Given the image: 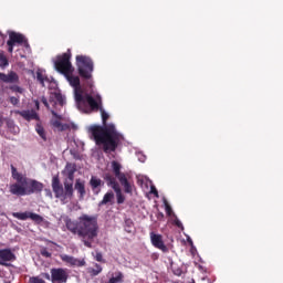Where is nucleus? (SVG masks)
<instances>
[{
	"label": "nucleus",
	"instance_id": "22",
	"mask_svg": "<svg viewBox=\"0 0 283 283\" xmlns=\"http://www.w3.org/2000/svg\"><path fill=\"white\" fill-rule=\"evenodd\" d=\"M114 202V192L108 191L104 195L103 199L99 201L98 207H104V205H112Z\"/></svg>",
	"mask_w": 283,
	"mask_h": 283
},
{
	"label": "nucleus",
	"instance_id": "38",
	"mask_svg": "<svg viewBox=\"0 0 283 283\" xmlns=\"http://www.w3.org/2000/svg\"><path fill=\"white\" fill-rule=\"evenodd\" d=\"M175 224H176V227H178V229H182V222L180 220L177 219L175 221Z\"/></svg>",
	"mask_w": 283,
	"mask_h": 283
},
{
	"label": "nucleus",
	"instance_id": "46",
	"mask_svg": "<svg viewBox=\"0 0 283 283\" xmlns=\"http://www.w3.org/2000/svg\"><path fill=\"white\" fill-rule=\"evenodd\" d=\"M20 56H21V59H25V55H23V54H22V55H20Z\"/></svg>",
	"mask_w": 283,
	"mask_h": 283
},
{
	"label": "nucleus",
	"instance_id": "27",
	"mask_svg": "<svg viewBox=\"0 0 283 283\" xmlns=\"http://www.w3.org/2000/svg\"><path fill=\"white\" fill-rule=\"evenodd\" d=\"M116 198H117V205H123L125 202V195H123V190L119 188H116L115 190Z\"/></svg>",
	"mask_w": 283,
	"mask_h": 283
},
{
	"label": "nucleus",
	"instance_id": "19",
	"mask_svg": "<svg viewBox=\"0 0 283 283\" xmlns=\"http://www.w3.org/2000/svg\"><path fill=\"white\" fill-rule=\"evenodd\" d=\"M104 180H106L107 186L112 187L113 190L118 189L120 186L118 185V181H116V177H114L112 174H105Z\"/></svg>",
	"mask_w": 283,
	"mask_h": 283
},
{
	"label": "nucleus",
	"instance_id": "42",
	"mask_svg": "<svg viewBox=\"0 0 283 283\" xmlns=\"http://www.w3.org/2000/svg\"><path fill=\"white\" fill-rule=\"evenodd\" d=\"M157 218L160 220V218H165V214L163 212H159Z\"/></svg>",
	"mask_w": 283,
	"mask_h": 283
},
{
	"label": "nucleus",
	"instance_id": "36",
	"mask_svg": "<svg viewBox=\"0 0 283 283\" xmlns=\"http://www.w3.org/2000/svg\"><path fill=\"white\" fill-rule=\"evenodd\" d=\"M41 102L46 107V109H50V103H48V98H45V96H42Z\"/></svg>",
	"mask_w": 283,
	"mask_h": 283
},
{
	"label": "nucleus",
	"instance_id": "13",
	"mask_svg": "<svg viewBox=\"0 0 283 283\" xmlns=\"http://www.w3.org/2000/svg\"><path fill=\"white\" fill-rule=\"evenodd\" d=\"M17 260V255L12 253L10 249L0 250V264L3 266L6 262H14Z\"/></svg>",
	"mask_w": 283,
	"mask_h": 283
},
{
	"label": "nucleus",
	"instance_id": "17",
	"mask_svg": "<svg viewBox=\"0 0 283 283\" xmlns=\"http://www.w3.org/2000/svg\"><path fill=\"white\" fill-rule=\"evenodd\" d=\"M49 102L53 105L57 103L60 107H63V105H65V97H63L61 93H51Z\"/></svg>",
	"mask_w": 283,
	"mask_h": 283
},
{
	"label": "nucleus",
	"instance_id": "44",
	"mask_svg": "<svg viewBox=\"0 0 283 283\" xmlns=\"http://www.w3.org/2000/svg\"><path fill=\"white\" fill-rule=\"evenodd\" d=\"M44 277H45L46 280H52V276H50V274H48V273L44 274Z\"/></svg>",
	"mask_w": 283,
	"mask_h": 283
},
{
	"label": "nucleus",
	"instance_id": "20",
	"mask_svg": "<svg viewBox=\"0 0 283 283\" xmlns=\"http://www.w3.org/2000/svg\"><path fill=\"white\" fill-rule=\"evenodd\" d=\"M118 180H119L122 187H124L125 193H133L134 188H133L132 184L129 182V180H127V176L124 175Z\"/></svg>",
	"mask_w": 283,
	"mask_h": 283
},
{
	"label": "nucleus",
	"instance_id": "25",
	"mask_svg": "<svg viewBox=\"0 0 283 283\" xmlns=\"http://www.w3.org/2000/svg\"><path fill=\"white\" fill-rule=\"evenodd\" d=\"M120 165L118 164V161L114 160L112 161V168L114 171L115 177L119 180V178H122L123 176H125L124 172H120Z\"/></svg>",
	"mask_w": 283,
	"mask_h": 283
},
{
	"label": "nucleus",
	"instance_id": "33",
	"mask_svg": "<svg viewBox=\"0 0 283 283\" xmlns=\"http://www.w3.org/2000/svg\"><path fill=\"white\" fill-rule=\"evenodd\" d=\"M95 260H96V262L105 263V260L103 259V253H101V252H96Z\"/></svg>",
	"mask_w": 283,
	"mask_h": 283
},
{
	"label": "nucleus",
	"instance_id": "37",
	"mask_svg": "<svg viewBox=\"0 0 283 283\" xmlns=\"http://www.w3.org/2000/svg\"><path fill=\"white\" fill-rule=\"evenodd\" d=\"M6 120H8V118L3 117V115L0 114V129L1 127H3Z\"/></svg>",
	"mask_w": 283,
	"mask_h": 283
},
{
	"label": "nucleus",
	"instance_id": "45",
	"mask_svg": "<svg viewBox=\"0 0 283 283\" xmlns=\"http://www.w3.org/2000/svg\"><path fill=\"white\" fill-rule=\"evenodd\" d=\"M189 283H196V280L191 279V281Z\"/></svg>",
	"mask_w": 283,
	"mask_h": 283
},
{
	"label": "nucleus",
	"instance_id": "2",
	"mask_svg": "<svg viewBox=\"0 0 283 283\" xmlns=\"http://www.w3.org/2000/svg\"><path fill=\"white\" fill-rule=\"evenodd\" d=\"M76 67L78 76L69 73L64 75L70 85L74 87V96L77 109L80 112H87V98L96 95L93 88L92 74L94 73V61L87 55H76ZM81 78L84 81L86 87L81 86Z\"/></svg>",
	"mask_w": 283,
	"mask_h": 283
},
{
	"label": "nucleus",
	"instance_id": "14",
	"mask_svg": "<svg viewBox=\"0 0 283 283\" xmlns=\"http://www.w3.org/2000/svg\"><path fill=\"white\" fill-rule=\"evenodd\" d=\"M103 185L104 182L103 180H101V178L96 176L91 177L90 186L92 188L93 193H95V196H98V193H101V187H103Z\"/></svg>",
	"mask_w": 283,
	"mask_h": 283
},
{
	"label": "nucleus",
	"instance_id": "23",
	"mask_svg": "<svg viewBox=\"0 0 283 283\" xmlns=\"http://www.w3.org/2000/svg\"><path fill=\"white\" fill-rule=\"evenodd\" d=\"M6 125L8 130L13 134V136H17V134H19V126H17V124H14V120L12 119H6Z\"/></svg>",
	"mask_w": 283,
	"mask_h": 283
},
{
	"label": "nucleus",
	"instance_id": "8",
	"mask_svg": "<svg viewBox=\"0 0 283 283\" xmlns=\"http://www.w3.org/2000/svg\"><path fill=\"white\" fill-rule=\"evenodd\" d=\"M25 39V35L17 33L14 31L9 33V40L7 41L8 52L12 54L14 52V45H21Z\"/></svg>",
	"mask_w": 283,
	"mask_h": 283
},
{
	"label": "nucleus",
	"instance_id": "10",
	"mask_svg": "<svg viewBox=\"0 0 283 283\" xmlns=\"http://www.w3.org/2000/svg\"><path fill=\"white\" fill-rule=\"evenodd\" d=\"M12 216L13 218H17V220H28V218H30L31 220H33V222H36L38 224H41V222H43V218L41 217V214H36L34 212H13Z\"/></svg>",
	"mask_w": 283,
	"mask_h": 283
},
{
	"label": "nucleus",
	"instance_id": "40",
	"mask_svg": "<svg viewBox=\"0 0 283 283\" xmlns=\"http://www.w3.org/2000/svg\"><path fill=\"white\" fill-rule=\"evenodd\" d=\"M34 105H35V108H36L38 111L41 109L39 99H35V101H34Z\"/></svg>",
	"mask_w": 283,
	"mask_h": 283
},
{
	"label": "nucleus",
	"instance_id": "11",
	"mask_svg": "<svg viewBox=\"0 0 283 283\" xmlns=\"http://www.w3.org/2000/svg\"><path fill=\"white\" fill-rule=\"evenodd\" d=\"M51 114L53 116V118L51 119L52 127H54V129H57V132H65V129H67V124L61 123V120H63V116L59 115L54 109H51Z\"/></svg>",
	"mask_w": 283,
	"mask_h": 283
},
{
	"label": "nucleus",
	"instance_id": "30",
	"mask_svg": "<svg viewBox=\"0 0 283 283\" xmlns=\"http://www.w3.org/2000/svg\"><path fill=\"white\" fill-rule=\"evenodd\" d=\"M36 80L39 81V83H41L42 87H45V76L43 75V73L38 72Z\"/></svg>",
	"mask_w": 283,
	"mask_h": 283
},
{
	"label": "nucleus",
	"instance_id": "3",
	"mask_svg": "<svg viewBox=\"0 0 283 283\" xmlns=\"http://www.w3.org/2000/svg\"><path fill=\"white\" fill-rule=\"evenodd\" d=\"M67 231L73 235L82 238L84 247L92 249V240L98 237V219L94 216L82 214L78 221H74L70 218L64 220Z\"/></svg>",
	"mask_w": 283,
	"mask_h": 283
},
{
	"label": "nucleus",
	"instance_id": "4",
	"mask_svg": "<svg viewBox=\"0 0 283 283\" xmlns=\"http://www.w3.org/2000/svg\"><path fill=\"white\" fill-rule=\"evenodd\" d=\"M11 177L15 182L9 186V193L21 198L23 196H32V193H41L43 184L35 179H30L17 170L14 165H11Z\"/></svg>",
	"mask_w": 283,
	"mask_h": 283
},
{
	"label": "nucleus",
	"instance_id": "43",
	"mask_svg": "<svg viewBox=\"0 0 283 283\" xmlns=\"http://www.w3.org/2000/svg\"><path fill=\"white\" fill-rule=\"evenodd\" d=\"M151 260H158V254L154 253V254L151 255Z\"/></svg>",
	"mask_w": 283,
	"mask_h": 283
},
{
	"label": "nucleus",
	"instance_id": "12",
	"mask_svg": "<svg viewBox=\"0 0 283 283\" xmlns=\"http://www.w3.org/2000/svg\"><path fill=\"white\" fill-rule=\"evenodd\" d=\"M0 83L17 84L19 83V74L14 71H10L8 74L0 72Z\"/></svg>",
	"mask_w": 283,
	"mask_h": 283
},
{
	"label": "nucleus",
	"instance_id": "5",
	"mask_svg": "<svg viewBox=\"0 0 283 283\" xmlns=\"http://www.w3.org/2000/svg\"><path fill=\"white\" fill-rule=\"evenodd\" d=\"M52 189L55 198H60L61 200H72L74 198V181H64V188L61 184V179L59 176H54L52 178Z\"/></svg>",
	"mask_w": 283,
	"mask_h": 283
},
{
	"label": "nucleus",
	"instance_id": "39",
	"mask_svg": "<svg viewBox=\"0 0 283 283\" xmlns=\"http://www.w3.org/2000/svg\"><path fill=\"white\" fill-rule=\"evenodd\" d=\"M150 192H153L154 196H156V198H158V190L155 187L151 188Z\"/></svg>",
	"mask_w": 283,
	"mask_h": 283
},
{
	"label": "nucleus",
	"instance_id": "7",
	"mask_svg": "<svg viewBox=\"0 0 283 283\" xmlns=\"http://www.w3.org/2000/svg\"><path fill=\"white\" fill-rule=\"evenodd\" d=\"M67 277H70V274H67V270H65L63 268L51 269V282L52 283H66Z\"/></svg>",
	"mask_w": 283,
	"mask_h": 283
},
{
	"label": "nucleus",
	"instance_id": "32",
	"mask_svg": "<svg viewBox=\"0 0 283 283\" xmlns=\"http://www.w3.org/2000/svg\"><path fill=\"white\" fill-rule=\"evenodd\" d=\"M41 255L43 258H52V253L50 251H48V249H45V248L41 250Z\"/></svg>",
	"mask_w": 283,
	"mask_h": 283
},
{
	"label": "nucleus",
	"instance_id": "18",
	"mask_svg": "<svg viewBox=\"0 0 283 283\" xmlns=\"http://www.w3.org/2000/svg\"><path fill=\"white\" fill-rule=\"evenodd\" d=\"M65 171L70 182H74V174H76V164L67 163L65 166Z\"/></svg>",
	"mask_w": 283,
	"mask_h": 283
},
{
	"label": "nucleus",
	"instance_id": "34",
	"mask_svg": "<svg viewBox=\"0 0 283 283\" xmlns=\"http://www.w3.org/2000/svg\"><path fill=\"white\" fill-rule=\"evenodd\" d=\"M165 207H166V213L167 216H171V206H169V203L167 201H165Z\"/></svg>",
	"mask_w": 283,
	"mask_h": 283
},
{
	"label": "nucleus",
	"instance_id": "9",
	"mask_svg": "<svg viewBox=\"0 0 283 283\" xmlns=\"http://www.w3.org/2000/svg\"><path fill=\"white\" fill-rule=\"evenodd\" d=\"M150 242L155 249H159V251H163V253H169V248L165 244V241L163 240V234H157L155 232H150Z\"/></svg>",
	"mask_w": 283,
	"mask_h": 283
},
{
	"label": "nucleus",
	"instance_id": "6",
	"mask_svg": "<svg viewBox=\"0 0 283 283\" xmlns=\"http://www.w3.org/2000/svg\"><path fill=\"white\" fill-rule=\"evenodd\" d=\"M54 67L60 74L69 75L74 74V66H72V50L67 49V52L56 55L54 61Z\"/></svg>",
	"mask_w": 283,
	"mask_h": 283
},
{
	"label": "nucleus",
	"instance_id": "29",
	"mask_svg": "<svg viewBox=\"0 0 283 283\" xmlns=\"http://www.w3.org/2000/svg\"><path fill=\"white\" fill-rule=\"evenodd\" d=\"M9 90L11 92H15L17 94H23V87H21L19 85H11V86H9Z\"/></svg>",
	"mask_w": 283,
	"mask_h": 283
},
{
	"label": "nucleus",
	"instance_id": "16",
	"mask_svg": "<svg viewBox=\"0 0 283 283\" xmlns=\"http://www.w3.org/2000/svg\"><path fill=\"white\" fill-rule=\"evenodd\" d=\"M18 114L24 118V120H41L35 111H18Z\"/></svg>",
	"mask_w": 283,
	"mask_h": 283
},
{
	"label": "nucleus",
	"instance_id": "31",
	"mask_svg": "<svg viewBox=\"0 0 283 283\" xmlns=\"http://www.w3.org/2000/svg\"><path fill=\"white\" fill-rule=\"evenodd\" d=\"M21 45H23V48L27 50L29 54L30 52H32V49L30 48V43L28 42L27 38H24V41L21 43Z\"/></svg>",
	"mask_w": 283,
	"mask_h": 283
},
{
	"label": "nucleus",
	"instance_id": "21",
	"mask_svg": "<svg viewBox=\"0 0 283 283\" xmlns=\"http://www.w3.org/2000/svg\"><path fill=\"white\" fill-rule=\"evenodd\" d=\"M75 189L77 190V193H80V199L83 200L85 198V181H82L81 179H76L75 181Z\"/></svg>",
	"mask_w": 283,
	"mask_h": 283
},
{
	"label": "nucleus",
	"instance_id": "24",
	"mask_svg": "<svg viewBox=\"0 0 283 283\" xmlns=\"http://www.w3.org/2000/svg\"><path fill=\"white\" fill-rule=\"evenodd\" d=\"M35 132L40 136V138H42V140H44V142L48 140V135L45 134V128L43 127L41 122L36 123Z\"/></svg>",
	"mask_w": 283,
	"mask_h": 283
},
{
	"label": "nucleus",
	"instance_id": "26",
	"mask_svg": "<svg viewBox=\"0 0 283 283\" xmlns=\"http://www.w3.org/2000/svg\"><path fill=\"white\" fill-rule=\"evenodd\" d=\"M87 272L93 277H96V275H99V273H103V266H101V264H98V263H95V269L94 268H88Z\"/></svg>",
	"mask_w": 283,
	"mask_h": 283
},
{
	"label": "nucleus",
	"instance_id": "35",
	"mask_svg": "<svg viewBox=\"0 0 283 283\" xmlns=\"http://www.w3.org/2000/svg\"><path fill=\"white\" fill-rule=\"evenodd\" d=\"M10 103H11V105H19V98L15 97V96H11L10 97Z\"/></svg>",
	"mask_w": 283,
	"mask_h": 283
},
{
	"label": "nucleus",
	"instance_id": "1",
	"mask_svg": "<svg viewBox=\"0 0 283 283\" xmlns=\"http://www.w3.org/2000/svg\"><path fill=\"white\" fill-rule=\"evenodd\" d=\"M86 107L87 109L82 112H101L103 124L102 126H91L88 134H91L95 145H97V147H102L104 154H114L123 140V134L116 129V125L107 124V120H109V114H107L105 108H103V97L98 94H95L93 97H87Z\"/></svg>",
	"mask_w": 283,
	"mask_h": 283
},
{
	"label": "nucleus",
	"instance_id": "41",
	"mask_svg": "<svg viewBox=\"0 0 283 283\" xmlns=\"http://www.w3.org/2000/svg\"><path fill=\"white\" fill-rule=\"evenodd\" d=\"M3 39H6V35L0 31V41H3Z\"/></svg>",
	"mask_w": 283,
	"mask_h": 283
},
{
	"label": "nucleus",
	"instance_id": "15",
	"mask_svg": "<svg viewBox=\"0 0 283 283\" xmlns=\"http://www.w3.org/2000/svg\"><path fill=\"white\" fill-rule=\"evenodd\" d=\"M61 260L62 262H66V264H71L72 266H85V261H81L67 254H62Z\"/></svg>",
	"mask_w": 283,
	"mask_h": 283
},
{
	"label": "nucleus",
	"instance_id": "28",
	"mask_svg": "<svg viewBox=\"0 0 283 283\" xmlns=\"http://www.w3.org/2000/svg\"><path fill=\"white\" fill-rule=\"evenodd\" d=\"M9 65L8 57L3 53H0V67H8Z\"/></svg>",
	"mask_w": 283,
	"mask_h": 283
}]
</instances>
